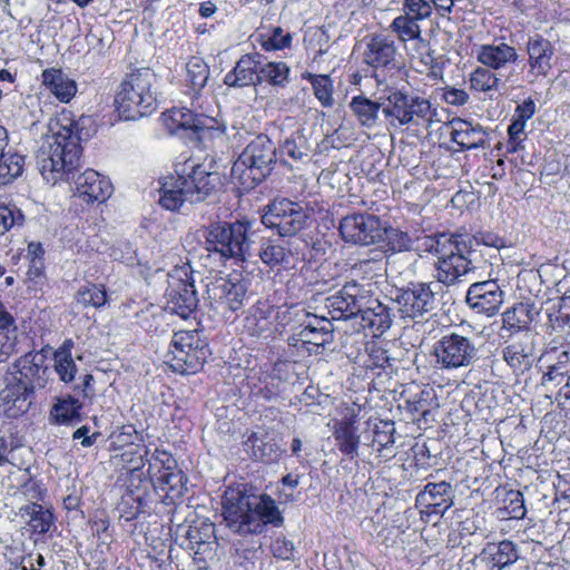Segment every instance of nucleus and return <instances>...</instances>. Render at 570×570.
Segmentation results:
<instances>
[{"label": "nucleus", "mask_w": 570, "mask_h": 570, "mask_svg": "<svg viewBox=\"0 0 570 570\" xmlns=\"http://www.w3.org/2000/svg\"><path fill=\"white\" fill-rule=\"evenodd\" d=\"M394 434V422L381 420L374 424L372 445L376 446L379 456L385 460L394 456V451L392 450L395 442Z\"/></svg>", "instance_id": "obj_43"}, {"label": "nucleus", "mask_w": 570, "mask_h": 570, "mask_svg": "<svg viewBox=\"0 0 570 570\" xmlns=\"http://www.w3.org/2000/svg\"><path fill=\"white\" fill-rule=\"evenodd\" d=\"M17 448L12 428L7 424L0 425V465L8 462L7 454Z\"/></svg>", "instance_id": "obj_63"}, {"label": "nucleus", "mask_w": 570, "mask_h": 570, "mask_svg": "<svg viewBox=\"0 0 570 570\" xmlns=\"http://www.w3.org/2000/svg\"><path fill=\"white\" fill-rule=\"evenodd\" d=\"M42 83L61 102H69L77 92L76 82L60 69H46L42 71Z\"/></svg>", "instance_id": "obj_36"}, {"label": "nucleus", "mask_w": 570, "mask_h": 570, "mask_svg": "<svg viewBox=\"0 0 570 570\" xmlns=\"http://www.w3.org/2000/svg\"><path fill=\"white\" fill-rule=\"evenodd\" d=\"M317 323H324L323 325L318 326L315 325L312 322H308L304 326H302L297 331V336H299L302 342V347H305L308 352H312V346L314 351L317 353V351L321 347H324L326 344H328L332 341V325L326 318H322L321 321L317 320V317L314 318Z\"/></svg>", "instance_id": "obj_35"}, {"label": "nucleus", "mask_w": 570, "mask_h": 570, "mask_svg": "<svg viewBox=\"0 0 570 570\" xmlns=\"http://www.w3.org/2000/svg\"><path fill=\"white\" fill-rule=\"evenodd\" d=\"M432 356L438 370L453 371L474 364L479 360V348L472 337L450 332L435 341Z\"/></svg>", "instance_id": "obj_6"}, {"label": "nucleus", "mask_w": 570, "mask_h": 570, "mask_svg": "<svg viewBox=\"0 0 570 570\" xmlns=\"http://www.w3.org/2000/svg\"><path fill=\"white\" fill-rule=\"evenodd\" d=\"M244 445L254 460L267 464L277 462L284 452L281 439L275 434L265 432H253Z\"/></svg>", "instance_id": "obj_23"}, {"label": "nucleus", "mask_w": 570, "mask_h": 570, "mask_svg": "<svg viewBox=\"0 0 570 570\" xmlns=\"http://www.w3.org/2000/svg\"><path fill=\"white\" fill-rule=\"evenodd\" d=\"M503 296L497 281L489 279L473 283L466 292L465 302L475 313L490 317L498 314Z\"/></svg>", "instance_id": "obj_17"}, {"label": "nucleus", "mask_w": 570, "mask_h": 570, "mask_svg": "<svg viewBox=\"0 0 570 570\" xmlns=\"http://www.w3.org/2000/svg\"><path fill=\"white\" fill-rule=\"evenodd\" d=\"M32 392L22 383H10L0 391V416L17 419L28 412Z\"/></svg>", "instance_id": "obj_22"}, {"label": "nucleus", "mask_w": 570, "mask_h": 570, "mask_svg": "<svg viewBox=\"0 0 570 570\" xmlns=\"http://www.w3.org/2000/svg\"><path fill=\"white\" fill-rule=\"evenodd\" d=\"M504 510L511 519H522L525 515L523 494L510 491L504 499Z\"/></svg>", "instance_id": "obj_59"}, {"label": "nucleus", "mask_w": 570, "mask_h": 570, "mask_svg": "<svg viewBox=\"0 0 570 570\" xmlns=\"http://www.w3.org/2000/svg\"><path fill=\"white\" fill-rule=\"evenodd\" d=\"M161 121L169 132L178 130L191 131L197 139H202L207 131L213 129L212 118L194 114L187 108H173L161 115Z\"/></svg>", "instance_id": "obj_18"}, {"label": "nucleus", "mask_w": 570, "mask_h": 570, "mask_svg": "<svg viewBox=\"0 0 570 570\" xmlns=\"http://www.w3.org/2000/svg\"><path fill=\"white\" fill-rule=\"evenodd\" d=\"M157 81V75L148 68L127 75L115 97L119 117L124 120H137L156 111Z\"/></svg>", "instance_id": "obj_2"}, {"label": "nucleus", "mask_w": 570, "mask_h": 570, "mask_svg": "<svg viewBox=\"0 0 570 570\" xmlns=\"http://www.w3.org/2000/svg\"><path fill=\"white\" fill-rule=\"evenodd\" d=\"M570 372V353L562 352L559 354L557 362L551 364L548 367V372H546L542 376V385L543 386H558L560 385L568 373Z\"/></svg>", "instance_id": "obj_53"}, {"label": "nucleus", "mask_w": 570, "mask_h": 570, "mask_svg": "<svg viewBox=\"0 0 570 570\" xmlns=\"http://www.w3.org/2000/svg\"><path fill=\"white\" fill-rule=\"evenodd\" d=\"M292 37L288 32H284L281 27L273 29L272 35L263 40V48L266 50H279L291 45Z\"/></svg>", "instance_id": "obj_61"}, {"label": "nucleus", "mask_w": 570, "mask_h": 570, "mask_svg": "<svg viewBox=\"0 0 570 570\" xmlns=\"http://www.w3.org/2000/svg\"><path fill=\"white\" fill-rule=\"evenodd\" d=\"M529 73L534 77H547L553 67L554 45L542 35L530 36L525 43Z\"/></svg>", "instance_id": "obj_20"}, {"label": "nucleus", "mask_w": 570, "mask_h": 570, "mask_svg": "<svg viewBox=\"0 0 570 570\" xmlns=\"http://www.w3.org/2000/svg\"><path fill=\"white\" fill-rule=\"evenodd\" d=\"M519 59L517 49L503 41L481 45L476 50V60L493 70H501Z\"/></svg>", "instance_id": "obj_26"}, {"label": "nucleus", "mask_w": 570, "mask_h": 570, "mask_svg": "<svg viewBox=\"0 0 570 570\" xmlns=\"http://www.w3.org/2000/svg\"><path fill=\"white\" fill-rule=\"evenodd\" d=\"M255 494H249L242 487H228L222 498L223 515L228 527L234 532L240 534V522L252 510V499Z\"/></svg>", "instance_id": "obj_19"}, {"label": "nucleus", "mask_w": 570, "mask_h": 570, "mask_svg": "<svg viewBox=\"0 0 570 570\" xmlns=\"http://www.w3.org/2000/svg\"><path fill=\"white\" fill-rule=\"evenodd\" d=\"M275 163V145L266 135H258L235 160L232 176L244 188H254L272 173Z\"/></svg>", "instance_id": "obj_4"}, {"label": "nucleus", "mask_w": 570, "mask_h": 570, "mask_svg": "<svg viewBox=\"0 0 570 570\" xmlns=\"http://www.w3.org/2000/svg\"><path fill=\"white\" fill-rule=\"evenodd\" d=\"M358 316L361 317V326L373 330L374 335L383 334L392 324L389 308L373 295Z\"/></svg>", "instance_id": "obj_33"}, {"label": "nucleus", "mask_w": 570, "mask_h": 570, "mask_svg": "<svg viewBox=\"0 0 570 570\" xmlns=\"http://www.w3.org/2000/svg\"><path fill=\"white\" fill-rule=\"evenodd\" d=\"M249 229L248 222L210 224L204 232L205 248L222 261L245 262L250 256Z\"/></svg>", "instance_id": "obj_5"}, {"label": "nucleus", "mask_w": 570, "mask_h": 570, "mask_svg": "<svg viewBox=\"0 0 570 570\" xmlns=\"http://www.w3.org/2000/svg\"><path fill=\"white\" fill-rule=\"evenodd\" d=\"M314 95L324 107L334 105L333 81L327 75L311 76Z\"/></svg>", "instance_id": "obj_54"}, {"label": "nucleus", "mask_w": 570, "mask_h": 570, "mask_svg": "<svg viewBox=\"0 0 570 570\" xmlns=\"http://www.w3.org/2000/svg\"><path fill=\"white\" fill-rule=\"evenodd\" d=\"M406 410L412 414H420L425 417L435 401V393L431 387H415V391L411 393L410 391L404 392L403 394Z\"/></svg>", "instance_id": "obj_45"}, {"label": "nucleus", "mask_w": 570, "mask_h": 570, "mask_svg": "<svg viewBox=\"0 0 570 570\" xmlns=\"http://www.w3.org/2000/svg\"><path fill=\"white\" fill-rule=\"evenodd\" d=\"M166 308L181 318H187L198 306V295L191 277L184 272L170 274L168 287L165 293Z\"/></svg>", "instance_id": "obj_14"}, {"label": "nucleus", "mask_w": 570, "mask_h": 570, "mask_svg": "<svg viewBox=\"0 0 570 570\" xmlns=\"http://www.w3.org/2000/svg\"><path fill=\"white\" fill-rule=\"evenodd\" d=\"M430 109L431 104L428 99L395 90L387 96L382 111L392 126H405L419 125L420 120H425Z\"/></svg>", "instance_id": "obj_10"}, {"label": "nucleus", "mask_w": 570, "mask_h": 570, "mask_svg": "<svg viewBox=\"0 0 570 570\" xmlns=\"http://www.w3.org/2000/svg\"><path fill=\"white\" fill-rule=\"evenodd\" d=\"M421 247L438 257L435 277L444 285L454 284L460 276L475 268L473 261L464 255L468 245L462 235L439 233L425 236Z\"/></svg>", "instance_id": "obj_3"}, {"label": "nucleus", "mask_w": 570, "mask_h": 570, "mask_svg": "<svg viewBox=\"0 0 570 570\" xmlns=\"http://www.w3.org/2000/svg\"><path fill=\"white\" fill-rule=\"evenodd\" d=\"M75 298L83 307L100 308L107 303V292L104 285L87 283L79 287Z\"/></svg>", "instance_id": "obj_50"}, {"label": "nucleus", "mask_w": 570, "mask_h": 570, "mask_svg": "<svg viewBox=\"0 0 570 570\" xmlns=\"http://www.w3.org/2000/svg\"><path fill=\"white\" fill-rule=\"evenodd\" d=\"M207 354L208 350L196 332L179 331L171 338L166 363L174 372L191 374L202 368Z\"/></svg>", "instance_id": "obj_7"}, {"label": "nucleus", "mask_w": 570, "mask_h": 570, "mask_svg": "<svg viewBox=\"0 0 570 570\" xmlns=\"http://www.w3.org/2000/svg\"><path fill=\"white\" fill-rule=\"evenodd\" d=\"M20 514L26 519L32 533L45 534L55 524V517L50 509L38 502H30L20 508Z\"/></svg>", "instance_id": "obj_37"}, {"label": "nucleus", "mask_w": 570, "mask_h": 570, "mask_svg": "<svg viewBox=\"0 0 570 570\" xmlns=\"http://www.w3.org/2000/svg\"><path fill=\"white\" fill-rule=\"evenodd\" d=\"M248 286L238 275L216 277L206 285L207 298L210 306L227 320L244 306Z\"/></svg>", "instance_id": "obj_9"}, {"label": "nucleus", "mask_w": 570, "mask_h": 570, "mask_svg": "<svg viewBox=\"0 0 570 570\" xmlns=\"http://www.w3.org/2000/svg\"><path fill=\"white\" fill-rule=\"evenodd\" d=\"M271 551L275 558L289 561L294 559L295 546L291 540L279 535L272 542Z\"/></svg>", "instance_id": "obj_62"}, {"label": "nucleus", "mask_w": 570, "mask_h": 570, "mask_svg": "<svg viewBox=\"0 0 570 570\" xmlns=\"http://www.w3.org/2000/svg\"><path fill=\"white\" fill-rule=\"evenodd\" d=\"M503 358L515 372H523L532 365L534 360V347L529 335L508 344L503 351Z\"/></svg>", "instance_id": "obj_32"}, {"label": "nucleus", "mask_w": 570, "mask_h": 570, "mask_svg": "<svg viewBox=\"0 0 570 570\" xmlns=\"http://www.w3.org/2000/svg\"><path fill=\"white\" fill-rule=\"evenodd\" d=\"M441 289L439 282L410 283L396 302L403 318H416L435 308V295Z\"/></svg>", "instance_id": "obj_13"}, {"label": "nucleus", "mask_w": 570, "mask_h": 570, "mask_svg": "<svg viewBox=\"0 0 570 570\" xmlns=\"http://www.w3.org/2000/svg\"><path fill=\"white\" fill-rule=\"evenodd\" d=\"M384 240L393 252L407 250L412 246V239L407 233L402 232L397 228L385 227Z\"/></svg>", "instance_id": "obj_58"}, {"label": "nucleus", "mask_w": 570, "mask_h": 570, "mask_svg": "<svg viewBox=\"0 0 570 570\" xmlns=\"http://www.w3.org/2000/svg\"><path fill=\"white\" fill-rule=\"evenodd\" d=\"M451 139L462 149H475L484 147L487 131L479 124L456 118L451 121Z\"/></svg>", "instance_id": "obj_29"}, {"label": "nucleus", "mask_w": 570, "mask_h": 570, "mask_svg": "<svg viewBox=\"0 0 570 570\" xmlns=\"http://www.w3.org/2000/svg\"><path fill=\"white\" fill-rule=\"evenodd\" d=\"M487 551L491 556L494 567L499 570L513 564L519 559L517 546L509 540H503L499 543H491L488 546Z\"/></svg>", "instance_id": "obj_48"}, {"label": "nucleus", "mask_w": 570, "mask_h": 570, "mask_svg": "<svg viewBox=\"0 0 570 570\" xmlns=\"http://www.w3.org/2000/svg\"><path fill=\"white\" fill-rule=\"evenodd\" d=\"M217 180V174L207 171L203 165H193L187 176H180V184L188 188L186 194L189 203L205 200L214 190Z\"/></svg>", "instance_id": "obj_24"}, {"label": "nucleus", "mask_w": 570, "mask_h": 570, "mask_svg": "<svg viewBox=\"0 0 570 570\" xmlns=\"http://www.w3.org/2000/svg\"><path fill=\"white\" fill-rule=\"evenodd\" d=\"M289 72L291 69L284 61H265L262 57L257 83L266 82L273 87L284 88L288 82Z\"/></svg>", "instance_id": "obj_42"}, {"label": "nucleus", "mask_w": 570, "mask_h": 570, "mask_svg": "<svg viewBox=\"0 0 570 570\" xmlns=\"http://www.w3.org/2000/svg\"><path fill=\"white\" fill-rule=\"evenodd\" d=\"M309 212L287 198L274 199L262 215V223L281 237H293L308 226Z\"/></svg>", "instance_id": "obj_8"}, {"label": "nucleus", "mask_w": 570, "mask_h": 570, "mask_svg": "<svg viewBox=\"0 0 570 570\" xmlns=\"http://www.w3.org/2000/svg\"><path fill=\"white\" fill-rule=\"evenodd\" d=\"M9 144L8 131L0 126V186L7 185L23 171L24 157L18 153L7 150Z\"/></svg>", "instance_id": "obj_30"}, {"label": "nucleus", "mask_w": 570, "mask_h": 570, "mask_svg": "<svg viewBox=\"0 0 570 570\" xmlns=\"http://www.w3.org/2000/svg\"><path fill=\"white\" fill-rule=\"evenodd\" d=\"M390 29L401 42H407L411 40L419 42L420 39H423L421 37L422 30L419 22L404 13H401L393 19L390 24Z\"/></svg>", "instance_id": "obj_49"}, {"label": "nucleus", "mask_w": 570, "mask_h": 570, "mask_svg": "<svg viewBox=\"0 0 570 570\" xmlns=\"http://www.w3.org/2000/svg\"><path fill=\"white\" fill-rule=\"evenodd\" d=\"M371 296V292L364 285L352 281L327 296L325 307L332 320L347 321L360 315Z\"/></svg>", "instance_id": "obj_11"}, {"label": "nucleus", "mask_w": 570, "mask_h": 570, "mask_svg": "<svg viewBox=\"0 0 570 570\" xmlns=\"http://www.w3.org/2000/svg\"><path fill=\"white\" fill-rule=\"evenodd\" d=\"M24 222L22 212L16 206H0V235L13 226H21Z\"/></svg>", "instance_id": "obj_57"}, {"label": "nucleus", "mask_w": 570, "mask_h": 570, "mask_svg": "<svg viewBox=\"0 0 570 570\" xmlns=\"http://www.w3.org/2000/svg\"><path fill=\"white\" fill-rule=\"evenodd\" d=\"M215 525L208 521L195 522L188 525L186 530V540L188 541V548L194 550L195 554H204L208 550H212L214 543L212 539H215Z\"/></svg>", "instance_id": "obj_38"}, {"label": "nucleus", "mask_w": 570, "mask_h": 570, "mask_svg": "<svg viewBox=\"0 0 570 570\" xmlns=\"http://www.w3.org/2000/svg\"><path fill=\"white\" fill-rule=\"evenodd\" d=\"M80 409L75 397L59 399L50 411V420L57 424H73L80 420Z\"/></svg>", "instance_id": "obj_47"}, {"label": "nucleus", "mask_w": 570, "mask_h": 570, "mask_svg": "<svg viewBox=\"0 0 570 570\" xmlns=\"http://www.w3.org/2000/svg\"><path fill=\"white\" fill-rule=\"evenodd\" d=\"M402 13L420 22L432 16V9L425 0H403Z\"/></svg>", "instance_id": "obj_56"}, {"label": "nucleus", "mask_w": 570, "mask_h": 570, "mask_svg": "<svg viewBox=\"0 0 570 570\" xmlns=\"http://www.w3.org/2000/svg\"><path fill=\"white\" fill-rule=\"evenodd\" d=\"M348 107L360 125L366 128L376 126L380 110L383 109L381 104L363 95L353 97Z\"/></svg>", "instance_id": "obj_39"}, {"label": "nucleus", "mask_w": 570, "mask_h": 570, "mask_svg": "<svg viewBox=\"0 0 570 570\" xmlns=\"http://www.w3.org/2000/svg\"><path fill=\"white\" fill-rule=\"evenodd\" d=\"M396 47L386 36L371 37L364 52V61L373 68H389L395 66Z\"/></svg>", "instance_id": "obj_28"}, {"label": "nucleus", "mask_w": 570, "mask_h": 570, "mask_svg": "<svg viewBox=\"0 0 570 570\" xmlns=\"http://www.w3.org/2000/svg\"><path fill=\"white\" fill-rule=\"evenodd\" d=\"M279 150L282 155L288 156L293 160L307 158L311 146L305 136V129L299 127L286 136L279 146Z\"/></svg>", "instance_id": "obj_44"}, {"label": "nucleus", "mask_w": 570, "mask_h": 570, "mask_svg": "<svg viewBox=\"0 0 570 570\" xmlns=\"http://www.w3.org/2000/svg\"><path fill=\"white\" fill-rule=\"evenodd\" d=\"M259 53L244 55L225 77V83L233 87L257 85Z\"/></svg>", "instance_id": "obj_31"}, {"label": "nucleus", "mask_w": 570, "mask_h": 570, "mask_svg": "<svg viewBox=\"0 0 570 570\" xmlns=\"http://www.w3.org/2000/svg\"><path fill=\"white\" fill-rule=\"evenodd\" d=\"M502 86L501 78L489 67L481 65L470 75V88L474 91L489 94L500 90Z\"/></svg>", "instance_id": "obj_46"}, {"label": "nucleus", "mask_w": 570, "mask_h": 570, "mask_svg": "<svg viewBox=\"0 0 570 570\" xmlns=\"http://www.w3.org/2000/svg\"><path fill=\"white\" fill-rule=\"evenodd\" d=\"M12 368L19 374L13 383H22L29 392L43 389L48 382L49 367L43 351L26 353L12 364Z\"/></svg>", "instance_id": "obj_16"}, {"label": "nucleus", "mask_w": 570, "mask_h": 570, "mask_svg": "<svg viewBox=\"0 0 570 570\" xmlns=\"http://www.w3.org/2000/svg\"><path fill=\"white\" fill-rule=\"evenodd\" d=\"M258 256L266 266L273 268L288 263L292 252L283 239L262 238Z\"/></svg>", "instance_id": "obj_40"}, {"label": "nucleus", "mask_w": 570, "mask_h": 570, "mask_svg": "<svg viewBox=\"0 0 570 570\" xmlns=\"http://www.w3.org/2000/svg\"><path fill=\"white\" fill-rule=\"evenodd\" d=\"M340 233L345 242L368 246L384 240L385 226L371 214H355L344 217Z\"/></svg>", "instance_id": "obj_12"}, {"label": "nucleus", "mask_w": 570, "mask_h": 570, "mask_svg": "<svg viewBox=\"0 0 570 570\" xmlns=\"http://www.w3.org/2000/svg\"><path fill=\"white\" fill-rule=\"evenodd\" d=\"M53 358L55 370L60 380L65 383L71 382L75 379L77 367L72 360L69 344L65 343L63 346L58 348L53 354Z\"/></svg>", "instance_id": "obj_52"}, {"label": "nucleus", "mask_w": 570, "mask_h": 570, "mask_svg": "<svg viewBox=\"0 0 570 570\" xmlns=\"http://www.w3.org/2000/svg\"><path fill=\"white\" fill-rule=\"evenodd\" d=\"M186 190L188 188L180 184V176L166 178L161 184L159 204L168 210H177L188 202Z\"/></svg>", "instance_id": "obj_41"}, {"label": "nucleus", "mask_w": 570, "mask_h": 570, "mask_svg": "<svg viewBox=\"0 0 570 570\" xmlns=\"http://www.w3.org/2000/svg\"><path fill=\"white\" fill-rule=\"evenodd\" d=\"M50 132L37 153L38 168L47 183L75 180L77 194L87 203H104L112 193L110 180L94 169H87L76 178L82 153L81 141L95 132L90 116L72 120L66 116L50 125Z\"/></svg>", "instance_id": "obj_1"}, {"label": "nucleus", "mask_w": 570, "mask_h": 570, "mask_svg": "<svg viewBox=\"0 0 570 570\" xmlns=\"http://www.w3.org/2000/svg\"><path fill=\"white\" fill-rule=\"evenodd\" d=\"M187 82L195 91L199 92L207 83L209 78V67L199 57H191L186 63Z\"/></svg>", "instance_id": "obj_51"}, {"label": "nucleus", "mask_w": 570, "mask_h": 570, "mask_svg": "<svg viewBox=\"0 0 570 570\" xmlns=\"http://www.w3.org/2000/svg\"><path fill=\"white\" fill-rule=\"evenodd\" d=\"M415 56L419 59V63L422 65L426 69L433 70L436 66V58L434 56V51L431 49L430 43L420 39V41L415 42Z\"/></svg>", "instance_id": "obj_64"}, {"label": "nucleus", "mask_w": 570, "mask_h": 570, "mask_svg": "<svg viewBox=\"0 0 570 570\" xmlns=\"http://www.w3.org/2000/svg\"><path fill=\"white\" fill-rule=\"evenodd\" d=\"M416 503L428 514L443 515L453 505V490L449 482H429L416 495Z\"/></svg>", "instance_id": "obj_21"}, {"label": "nucleus", "mask_w": 570, "mask_h": 570, "mask_svg": "<svg viewBox=\"0 0 570 570\" xmlns=\"http://www.w3.org/2000/svg\"><path fill=\"white\" fill-rule=\"evenodd\" d=\"M148 461V474L150 478H154V472L161 474V471L168 472L177 466V461L170 453L158 449L155 450Z\"/></svg>", "instance_id": "obj_55"}, {"label": "nucleus", "mask_w": 570, "mask_h": 570, "mask_svg": "<svg viewBox=\"0 0 570 570\" xmlns=\"http://www.w3.org/2000/svg\"><path fill=\"white\" fill-rule=\"evenodd\" d=\"M284 522L282 512L274 499L267 494L254 495L250 513L240 522V534L262 533L266 524L281 527Z\"/></svg>", "instance_id": "obj_15"}, {"label": "nucleus", "mask_w": 570, "mask_h": 570, "mask_svg": "<svg viewBox=\"0 0 570 570\" xmlns=\"http://www.w3.org/2000/svg\"><path fill=\"white\" fill-rule=\"evenodd\" d=\"M272 314L273 308L271 306L257 302L247 311L243 324L244 332L258 340L272 337L275 330L272 322Z\"/></svg>", "instance_id": "obj_25"}, {"label": "nucleus", "mask_w": 570, "mask_h": 570, "mask_svg": "<svg viewBox=\"0 0 570 570\" xmlns=\"http://www.w3.org/2000/svg\"><path fill=\"white\" fill-rule=\"evenodd\" d=\"M154 473V478H150V480L154 488L164 493L163 502L165 504H174L176 500L184 497L187 490V476L178 466L168 472L161 471V474Z\"/></svg>", "instance_id": "obj_27"}, {"label": "nucleus", "mask_w": 570, "mask_h": 570, "mask_svg": "<svg viewBox=\"0 0 570 570\" xmlns=\"http://www.w3.org/2000/svg\"><path fill=\"white\" fill-rule=\"evenodd\" d=\"M18 330L0 333V363L7 362L18 352Z\"/></svg>", "instance_id": "obj_60"}, {"label": "nucleus", "mask_w": 570, "mask_h": 570, "mask_svg": "<svg viewBox=\"0 0 570 570\" xmlns=\"http://www.w3.org/2000/svg\"><path fill=\"white\" fill-rule=\"evenodd\" d=\"M333 436L337 449L354 459L358 455L360 435L353 417H345L334 425Z\"/></svg>", "instance_id": "obj_34"}]
</instances>
